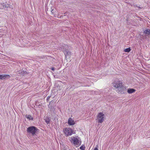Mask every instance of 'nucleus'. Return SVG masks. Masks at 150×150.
Returning a JSON list of instances; mask_svg holds the SVG:
<instances>
[{
    "label": "nucleus",
    "mask_w": 150,
    "mask_h": 150,
    "mask_svg": "<svg viewBox=\"0 0 150 150\" xmlns=\"http://www.w3.org/2000/svg\"><path fill=\"white\" fill-rule=\"evenodd\" d=\"M113 85L115 87L116 91L119 93L123 94L126 91V89L122 85L121 81H115Z\"/></svg>",
    "instance_id": "obj_1"
},
{
    "label": "nucleus",
    "mask_w": 150,
    "mask_h": 150,
    "mask_svg": "<svg viewBox=\"0 0 150 150\" xmlns=\"http://www.w3.org/2000/svg\"><path fill=\"white\" fill-rule=\"evenodd\" d=\"M27 132L33 136H36L38 132V129L34 126H31L29 127L27 129Z\"/></svg>",
    "instance_id": "obj_2"
},
{
    "label": "nucleus",
    "mask_w": 150,
    "mask_h": 150,
    "mask_svg": "<svg viewBox=\"0 0 150 150\" xmlns=\"http://www.w3.org/2000/svg\"><path fill=\"white\" fill-rule=\"evenodd\" d=\"M63 132L66 137L71 135L73 134H75L74 132L70 128H64L63 130Z\"/></svg>",
    "instance_id": "obj_3"
},
{
    "label": "nucleus",
    "mask_w": 150,
    "mask_h": 150,
    "mask_svg": "<svg viewBox=\"0 0 150 150\" xmlns=\"http://www.w3.org/2000/svg\"><path fill=\"white\" fill-rule=\"evenodd\" d=\"M70 141L76 147H78L81 144V143L79 144V139L76 137L74 136L71 137L70 138Z\"/></svg>",
    "instance_id": "obj_4"
},
{
    "label": "nucleus",
    "mask_w": 150,
    "mask_h": 150,
    "mask_svg": "<svg viewBox=\"0 0 150 150\" xmlns=\"http://www.w3.org/2000/svg\"><path fill=\"white\" fill-rule=\"evenodd\" d=\"M104 115L102 112H100L98 115L97 120L100 123H102L104 120Z\"/></svg>",
    "instance_id": "obj_5"
},
{
    "label": "nucleus",
    "mask_w": 150,
    "mask_h": 150,
    "mask_svg": "<svg viewBox=\"0 0 150 150\" xmlns=\"http://www.w3.org/2000/svg\"><path fill=\"white\" fill-rule=\"evenodd\" d=\"M10 76L8 74H2L0 75V79H4L9 78Z\"/></svg>",
    "instance_id": "obj_6"
},
{
    "label": "nucleus",
    "mask_w": 150,
    "mask_h": 150,
    "mask_svg": "<svg viewBox=\"0 0 150 150\" xmlns=\"http://www.w3.org/2000/svg\"><path fill=\"white\" fill-rule=\"evenodd\" d=\"M68 123L70 125H73L75 124V122L72 118H70L68 120Z\"/></svg>",
    "instance_id": "obj_7"
},
{
    "label": "nucleus",
    "mask_w": 150,
    "mask_h": 150,
    "mask_svg": "<svg viewBox=\"0 0 150 150\" xmlns=\"http://www.w3.org/2000/svg\"><path fill=\"white\" fill-rule=\"evenodd\" d=\"M64 52L65 56H66V57H67L66 56H69L70 55L71 53L70 52H69L68 50L65 49V50H64Z\"/></svg>",
    "instance_id": "obj_8"
},
{
    "label": "nucleus",
    "mask_w": 150,
    "mask_h": 150,
    "mask_svg": "<svg viewBox=\"0 0 150 150\" xmlns=\"http://www.w3.org/2000/svg\"><path fill=\"white\" fill-rule=\"evenodd\" d=\"M144 33L146 35H150V30L149 29H147L145 30L144 31Z\"/></svg>",
    "instance_id": "obj_9"
},
{
    "label": "nucleus",
    "mask_w": 150,
    "mask_h": 150,
    "mask_svg": "<svg viewBox=\"0 0 150 150\" xmlns=\"http://www.w3.org/2000/svg\"><path fill=\"white\" fill-rule=\"evenodd\" d=\"M25 117H26V118L27 119H28L29 120H32L33 119V118L32 116L31 115H25Z\"/></svg>",
    "instance_id": "obj_10"
},
{
    "label": "nucleus",
    "mask_w": 150,
    "mask_h": 150,
    "mask_svg": "<svg viewBox=\"0 0 150 150\" xmlns=\"http://www.w3.org/2000/svg\"><path fill=\"white\" fill-rule=\"evenodd\" d=\"M45 122L47 124H50V120L49 117H46L45 119Z\"/></svg>",
    "instance_id": "obj_11"
},
{
    "label": "nucleus",
    "mask_w": 150,
    "mask_h": 150,
    "mask_svg": "<svg viewBox=\"0 0 150 150\" xmlns=\"http://www.w3.org/2000/svg\"><path fill=\"white\" fill-rule=\"evenodd\" d=\"M135 91L134 89H129L127 90V92L129 93H132Z\"/></svg>",
    "instance_id": "obj_12"
},
{
    "label": "nucleus",
    "mask_w": 150,
    "mask_h": 150,
    "mask_svg": "<svg viewBox=\"0 0 150 150\" xmlns=\"http://www.w3.org/2000/svg\"><path fill=\"white\" fill-rule=\"evenodd\" d=\"M131 50V49L129 48H127L126 49H125L124 50V51L125 52H129Z\"/></svg>",
    "instance_id": "obj_13"
},
{
    "label": "nucleus",
    "mask_w": 150,
    "mask_h": 150,
    "mask_svg": "<svg viewBox=\"0 0 150 150\" xmlns=\"http://www.w3.org/2000/svg\"><path fill=\"white\" fill-rule=\"evenodd\" d=\"M85 147L83 145L81 146L80 147V149L81 150H85Z\"/></svg>",
    "instance_id": "obj_14"
},
{
    "label": "nucleus",
    "mask_w": 150,
    "mask_h": 150,
    "mask_svg": "<svg viewBox=\"0 0 150 150\" xmlns=\"http://www.w3.org/2000/svg\"><path fill=\"white\" fill-rule=\"evenodd\" d=\"M64 45L65 46V45ZM62 47H63L62 48L61 47V48L62 49H61V50H62V49H66L65 48L66 47L65 46H64L63 45L62 46Z\"/></svg>",
    "instance_id": "obj_15"
},
{
    "label": "nucleus",
    "mask_w": 150,
    "mask_h": 150,
    "mask_svg": "<svg viewBox=\"0 0 150 150\" xmlns=\"http://www.w3.org/2000/svg\"><path fill=\"white\" fill-rule=\"evenodd\" d=\"M16 73L17 74H20L21 73V71H16Z\"/></svg>",
    "instance_id": "obj_16"
},
{
    "label": "nucleus",
    "mask_w": 150,
    "mask_h": 150,
    "mask_svg": "<svg viewBox=\"0 0 150 150\" xmlns=\"http://www.w3.org/2000/svg\"><path fill=\"white\" fill-rule=\"evenodd\" d=\"M51 69L52 71H54L55 69L54 68V67L52 68Z\"/></svg>",
    "instance_id": "obj_17"
},
{
    "label": "nucleus",
    "mask_w": 150,
    "mask_h": 150,
    "mask_svg": "<svg viewBox=\"0 0 150 150\" xmlns=\"http://www.w3.org/2000/svg\"><path fill=\"white\" fill-rule=\"evenodd\" d=\"M93 150H98L97 148H95Z\"/></svg>",
    "instance_id": "obj_18"
}]
</instances>
